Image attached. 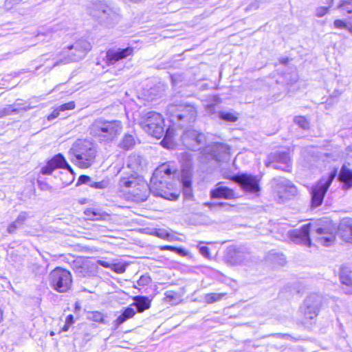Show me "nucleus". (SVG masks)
I'll list each match as a JSON object with an SVG mask.
<instances>
[{"label": "nucleus", "instance_id": "nucleus-1", "mask_svg": "<svg viewBox=\"0 0 352 352\" xmlns=\"http://www.w3.org/2000/svg\"><path fill=\"white\" fill-rule=\"evenodd\" d=\"M310 231L315 232V233H312L314 238L324 246H330L336 239L335 228L330 222L320 226L311 223L303 225L300 229L290 231L289 236L296 244L310 247L311 245L309 236Z\"/></svg>", "mask_w": 352, "mask_h": 352}, {"label": "nucleus", "instance_id": "nucleus-59", "mask_svg": "<svg viewBox=\"0 0 352 352\" xmlns=\"http://www.w3.org/2000/svg\"><path fill=\"white\" fill-rule=\"evenodd\" d=\"M261 2V1H256L255 2L251 3L250 6H249V9H257L259 8V3Z\"/></svg>", "mask_w": 352, "mask_h": 352}, {"label": "nucleus", "instance_id": "nucleus-6", "mask_svg": "<svg viewBox=\"0 0 352 352\" xmlns=\"http://www.w3.org/2000/svg\"><path fill=\"white\" fill-rule=\"evenodd\" d=\"M167 111L173 124L180 128L187 129L190 126L197 116L195 106L187 102L170 104Z\"/></svg>", "mask_w": 352, "mask_h": 352}, {"label": "nucleus", "instance_id": "nucleus-48", "mask_svg": "<svg viewBox=\"0 0 352 352\" xmlns=\"http://www.w3.org/2000/svg\"><path fill=\"white\" fill-rule=\"evenodd\" d=\"M38 184L42 190L51 191L52 190V187L45 182L38 181Z\"/></svg>", "mask_w": 352, "mask_h": 352}, {"label": "nucleus", "instance_id": "nucleus-51", "mask_svg": "<svg viewBox=\"0 0 352 352\" xmlns=\"http://www.w3.org/2000/svg\"><path fill=\"white\" fill-rule=\"evenodd\" d=\"M162 250H167L170 251H175L179 254H184V250L182 248H177L170 245H166L162 248Z\"/></svg>", "mask_w": 352, "mask_h": 352}, {"label": "nucleus", "instance_id": "nucleus-39", "mask_svg": "<svg viewBox=\"0 0 352 352\" xmlns=\"http://www.w3.org/2000/svg\"><path fill=\"white\" fill-rule=\"evenodd\" d=\"M85 213L89 217V219L92 221H99L102 219V215L94 210H87L85 212Z\"/></svg>", "mask_w": 352, "mask_h": 352}, {"label": "nucleus", "instance_id": "nucleus-16", "mask_svg": "<svg viewBox=\"0 0 352 352\" xmlns=\"http://www.w3.org/2000/svg\"><path fill=\"white\" fill-rule=\"evenodd\" d=\"M57 168H63L73 173V169L66 161L61 153H58L49 160L45 166L41 168V173L43 175H51Z\"/></svg>", "mask_w": 352, "mask_h": 352}, {"label": "nucleus", "instance_id": "nucleus-20", "mask_svg": "<svg viewBox=\"0 0 352 352\" xmlns=\"http://www.w3.org/2000/svg\"><path fill=\"white\" fill-rule=\"evenodd\" d=\"M210 197L213 199L223 198L226 199H231L235 198L234 192L232 189L223 186L222 182L217 184L216 187L210 190Z\"/></svg>", "mask_w": 352, "mask_h": 352}, {"label": "nucleus", "instance_id": "nucleus-44", "mask_svg": "<svg viewBox=\"0 0 352 352\" xmlns=\"http://www.w3.org/2000/svg\"><path fill=\"white\" fill-rule=\"evenodd\" d=\"M59 110L61 111H64L66 110H72L75 108V102L74 101L69 102L67 103H65L58 107Z\"/></svg>", "mask_w": 352, "mask_h": 352}, {"label": "nucleus", "instance_id": "nucleus-4", "mask_svg": "<svg viewBox=\"0 0 352 352\" xmlns=\"http://www.w3.org/2000/svg\"><path fill=\"white\" fill-rule=\"evenodd\" d=\"M119 188L136 202L145 201L151 192L149 184L136 173H125L119 181Z\"/></svg>", "mask_w": 352, "mask_h": 352}, {"label": "nucleus", "instance_id": "nucleus-49", "mask_svg": "<svg viewBox=\"0 0 352 352\" xmlns=\"http://www.w3.org/2000/svg\"><path fill=\"white\" fill-rule=\"evenodd\" d=\"M22 0H6L5 1V6L11 9L14 5L19 3Z\"/></svg>", "mask_w": 352, "mask_h": 352}, {"label": "nucleus", "instance_id": "nucleus-45", "mask_svg": "<svg viewBox=\"0 0 352 352\" xmlns=\"http://www.w3.org/2000/svg\"><path fill=\"white\" fill-rule=\"evenodd\" d=\"M155 234L157 236L162 238V239H167V240H173V236L169 233L166 232L165 230H160L157 231Z\"/></svg>", "mask_w": 352, "mask_h": 352}, {"label": "nucleus", "instance_id": "nucleus-30", "mask_svg": "<svg viewBox=\"0 0 352 352\" xmlns=\"http://www.w3.org/2000/svg\"><path fill=\"white\" fill-rule=\"evenodd\" d=\"M63 30V25L62 24H56L52 27L47 28L45 31L44 32H39L36 36H49L50 39L52 38V34L57 32L60 30Z\"/></svg>", "mask_w": 352, "mask_h": 352}, {"label": "nucleus", "instance_id": "nucleus-18", "mask_svg": "<svg viewBox=\"0 0 352 352\" xmlns=\"http://www.w3.org/2000/svg\"><path fill=\"white\" fill-rule=\"evenodd\" d=\"M133 47H128L124 49L118 48V50H109L106 53V63L108 65H114L116 62L126 58L132 55Z\"/></svg>", "mask_w": 352, "mask_h": 352}, {"label": "nucleus", "instance_id": "nucleus-57", "mask_svg": "<svg viewBox=\"0 0 352 352\" xmlns=\"http://www.w3.org/2000/svg\"><path fill=\"white\" fill-rule=\"evenodd\" d=\"M206 109L208 113H212L214 112V110H215V104H208L206 107Z\"/></svg>", "mask_w": 352, "mask_h": 352}, {"label": "nucleus", "instance_id": "nucleus-31", "mask_svg": "<svg viewBox=\"0 0 352 352\" xmlns=\"http://www.w3.org/2000/svg\"><path fill=\"white\" fill-rule=\"evenodd\" d=\"M225 295H226L225 293H220V294L210 293V294H207L204 296V300L206 301V302H207L208 304H211V303H213V302H217V301L220 300Z\"/></svg>", "mask_w": 352, "mask_h": 352}, {"label": "nucleus", "instance_id": "nucleus-9", "mask_svg": "<svg viewBox=\"0 0 352 352\" xmlns=\"http://www.w3.org/2000/svg\"><path fill=\"white\" fill-rule=\"evenodd\" d=\"M49 283L51 287L55 291L65 293L72 287V276L68 270L56 267L49 274Z\"/></svg>", "mask_w": 352, "mask_h": 352}, {"label": "nucleus", "instance_id": "nucleus-58", "mask_svg": "<svg viewBox=\"0 0 352 352\" xmlns=\"http://www.w3.org/2000/svg\"><path fill=\"white\" fill-rule=\"evenodd\" d=\"M328 8H321L320 9L318 10L317 11V16H322L325 14V13L327 12Z\"/></svg>", "mask_w": 352, "mask_h": 352}, {"label": "nucleus", "instance_id": "nucleus-24", "mask_svg": "<svg viewBox=\"0 0 352 352\" xmlns=\"http://www.w3.org/2000/svg\"><path fill=\"white\" fill-rule=\"evenodd\" d=\"M339 230L340 232L343 231V233H341V234L346 241L351 242L352 241V224L351 220H343L339 226Z\"/></svg>", "mask_w": 352, "mask_h": 352}, {"label": "nucleus", "instance_id": "nucleus-11", "mask_svg": "<svg viewBox=\"0 0 352 352\" xmlns=\"http://www.w3.org/2000/svg\"><path fill=\"white\" fill-rule=\"evenodd\" d=\"M272 185L281 201L295 196L298 192L296 187L285 177H274L272 181Z\"/></svg>", "mask_w": 352, "mask_h": 352}, {"label": "nucleus", "instance_id": "nucleus-14", "mask_svg": "<svg viewBox=\"0 0 352 352\" xmlns=\"http://www.w3.org/2000/svg\"><path fill=\"white\" fill-rule=\"evenodd\" d=\"M232 179L246 192L256 193L260 191L259 179L256 176L243 173L233 176Z\"/></svg>", "mask_w": 352, "mask_h": 352}, {"label": "nucleus", "instance_id": "nucleus-23", "mask_svg": "<svg viewBox=\"0 0 352 352\" xmlns=\"http://www.w3.org/2000/svg\"><path fill=\"white\" fill-rule=\"evenodd\" d=\"M28 218V214L27 212L23 211L19 213L14 221L11 223L8 227V232L10 234L14 233L16 230L21 228L25 221Z\"/></svg>", "mask_w": 352, "mask_h": 352}, {"label": "nucleus", "instance_id": "nucleus-33", "mask_svg": "<svg viewBox=\"0 0 352 352\" xmlns=\"http://www.w3.org/2000/svg\"><path fill=\"white\" fill-rule=\"evenodd\" d=\"M88 319L100 323H105L104 316L102 313L96 311H91L88 315Z\"/></svg>", "mask_w": 352, "mask_h": 352}, {"label": "nucleus", "instance_id": "nucleus-37", "mask_svg": "<svg viewBox=\"0 0 352 352\" xmlns=\"http://www.w3.org/2000/svg\"><path fill=\"white\" fill-rule=\"evenodd\" d=\"M294 121L296 124L304 129L309 128V123L308 120L303 116H296L295 117Z\"/></svg>", "mask_w": 352, "mask_h": 352}, {"label": "nucleus", "instance_id": "nucleus-34", "mask_svg": "<svg viewBox=\"0 0 352 352\" xmlns=\"http://www.w3.org/2000/svg\"><path fill=\"white\" fill-rule=\"evenodd\" d=\"M338 8L343 12L352 13V0H341Z\"/></svg>", "mask_w": 352, "mask_h": 352}, {"label": "nucleus", "instance_id": "nucleus-17", "mask_svg": "<svg viewBox=\"0 0 352 352\" xmlns=\"http://www.w3.org/2000/svg\"><path fill=\"white\" fill-rule=\"evenodd\" d=\"M230 148L227 144L223 143H214L213 144L207 146L205 151L216 161L224 162L230 160Z\"/></svg>", "mask_w": 352, "mask_h": 352}, {"label": "nucleus", "instance_id": "nucleus-12", "mask_svg": "<svg viewBox=\"0 0 352 352\" xmlns=\"http://www.w3.org/2000/svg\"><path fill=\"white\" fill-rule=\"evenodd\" d=\"M323 297L316 293L311 294L304 300L302 305L300 307V311L308 319L316 318L322 303Z\"/></svg>", "mask_w": 352, "mask_h": 352}, {"label": "nucleus", "instance_id": "nucleus-13", "mask_svg": "<svg viewBox=\"0 0 352 352\" xmlns=\"http://www.w3.org/2000/svg\"><path fill=\"white\" fill-rule=\"evenodd\" d=\"M72 269L80 278L94 276L97 273V263L88 259H77L72 264Z\"/></svg>", "mask_w": 352, "mask_h": 352}, {"label": "nucleus", "instance_id": "nucleus-2", "mask_svg": "<svg viewBox=\"0 0 352 352\" xmlns=\"http://www.w3.org/2000/svg\"><path fill=\"white\" fill-rule=\"evenodd\" d=\"M88 130L89 134L98 142L109 144L120 135L122 124L120 120L100 117L90 124Z\"/></svg>", "mask_w": 352, "mask_h": 352}, {"label": "nucleus", "instance_id": "nucleus-8", "mask_svg": "<svg viewBox=\"0 0 352 352\" xmlns=\"http://www.w3.org/2000/svg\"><path fill=\"white\" fill-rule=\"evenodd\" d=\"M91 45L86 40H78L73 45L63 49L61 52L62 58L56 61L52 67L67 65L82 59L91 50Z\"/></svg>", "mask_w": 352, "mask_h": 352}, {"label": "nucleus", "instance_id": "nucleus-62", "mask_svg": "<svg viewBox=\"0 0 352 352\" xmlns=\"http://www.w3.org/2000/svg\"><path fill=\"white\" fill-rule=\"evenodd\" d=\"M166 298L170 300L174 298V296H173V294H170V292H167L166 294Z\"/></svg>", "mask_w": 352, "mask_h": 352}, {"label": "nucleus", "instance_id": "nucleus-36", "mask_svg": "<svg viewBox=\"0 0 352 352\" xmlns=\"http://www.w3.org/2000/svg\"><path fill=\"white\" fill-rule=\"evenodd\" d=\"M109 179L108 178H105L100 182H93L92 187L96 189H105L109 186Z\"/></svg>", "mask_w": 352, "mask_h": 352}, {"label": "nucleus", "instance_id": "nucleus-53", "mask_svg": "<svg viewBox=\"0 0 352 352\" xmlns=\"http://www.w3.org/2000/svg\"><path fill=\"white\" fill-rule=\"evenodd\" d=\"M351 270L347 267L344 266L340 268V275H343L344 276H351Z\"/></svg>", "mask_w": 352, "mask_h": 352}, {"label": "nucleus", "instance_id": "nucleus-15", "mask_svg": "<svg viewBox=\"0 0 352 352\" xmlns=\"http://www.w3.org/2000/svg\"><path fill=\"white\" fill-rule=\"evenodd\" d=\"M182 140L189 149L196 151L199 150L204 144L206 137L202 133L190 129L184 131L182 135Z\"/></svg>", "mask_w": 352, "mask_h": 352}, {"label": "nucleus", "instance_id": "nucleus-21", "mask_svg": "<svg viewBox=\"0 0 352 352\" xmlns=\"http://www.w3.org/2000/svg\"><path fill=\"white\" fill-rule=\"evenodd\" d=\"M226 258L233 265L240 264L245 260V253L240 248L231 247L228 249Z\"/></svg>", "mask_w": 352, "mask_h": 352}, {"label": "nucleus", "instance_id": "nucleus-35", "mask_svg": "<svg viewBox=\"0 0 352 352\" xmlns=\"http://www.w3.org/2000/svg\"><path fill=\"white\" fill-rule=\"evenodd\" d=\"M290 161V157L287 153H279L276 156V162H278L279 164H291Z\"/></svg>", "mask_w": 352, "mask_h": 352}, {"label": "nucleus", "instance_id": "nucleus-56", "mask_svg": "<svg viewBox=\"0 0 352 352\" xmlns=\"http://www.w3.org/2000/svg\"><path fill=\"white\" fill-rule=\"evenodd\" d=\"M65 323L70 325L74 323V318L72 314H69L67 316Z\"/></svg>", "mask_w": 352, "mask_h": 352}, {"label": "nucleus", "instance_id": "nucleus-19", "mask_svg": "<svg viewBox=\"0 0 352 352\" xmlns=\"http://www.w3.org/2000/svg\"><path fill=\"white\" fill-rule=\"evenodd\" d=\"M92 14L101 21H116L118 18L117 13L111 8L104 4H99L96 6Z\"/></svg>", "mask_w": 352, "mask_h": 352}, {"label": "nucleus", "instance_id": "nucleus-10", "mask_svg": "<svg viewBox=\"0 0 352 352\" xmlns=\"http://www.w3.org/2000/svg\"><path fill=\"white\" fill-rule=\"evenodd\" d=\"M335 177L336 173H331L327 178H322L311 187V206L313 208H317L322 204L325 194Z\"/></svg>", "mask_w": 352, "mask_h": 352}, {"label": "nucleus", "instance_id": "nucleus-7", "mask_svg": "<svg viewBox=\"0 0 352 352\" xmlns=\"http://www.w3.org/2000/svg\"><path fill=\"white\" fill-rule=\"evenodd\" d=\"M140 124L145 132L157 139L161 138L163 135L164 140L170 138V129L164 131V120L159 113L149 111L144 114Z\"/></svg>", "mask_w": 352, "mask_h": 352}, {"label": "nucleus", "instance_id": "nucleus-55", "mask_svg": "<svg viewBox=\"0 0 352 352\" xmlns=\"http://www.w3.org/2000/svg\"><path fill=\"white\" fill-rule=\"evenodd\" d=\"M184 195L187 198H190L192 197V189L191 188H183Z\"/></svg>", "mask_w": 352, "mask_h": 352}, {"label": "nucleus", "instance_id": "nucleus-46", "mask_svg": "<svg viewBox=\"0 0 352 352\" xmlns=\"http://www.w3.org/2000/svg\"><path fill=\"white\" fill-rule=\"evenodd\" d=\"M335 28L338 29H349L347 23L342 20L337 19L333 23Z\"/></svg>", "mask_w": 352, "mask_h": 352}, {"label": "nucleus", "instance_id": "nucleus-42", "mask_svg": "<svg viewBox=\"0 0 352 352\" xmlns=\"http://www.w3.org/2000/svg\"><path fill=\"white\" fill-rule=\"evenodd\" d=\"M204 243L203 241H200L198 245L197 248H199L200 254L204 256L206 258L210 257V250L209 248L206 246H203L201 244Z\"/></svg>", "mask_w": 352, "mask_h": 352}, {"label": "nucleus", "instance_id": "nucleus-27", "mask_svg": "<svg viewBox=\"0 0 352 352\" xmlns=\"http://www.w3.org/2000/svg\"><path fill=\"white\" fill-rule=\"evenodd\" d=\"M19 103H16L14 105H8L6 107L0 109V118H3L6 116L14 114L19 113L21 110L27 111L31 109L30 107H25L22 108H15L14 107L18 105Z\"/></svg>", "mask_w": 352, "mask_h": 352}, {"label": "nucleus", "instance_id": "nucleus-25", "mask_svg": "<svg viewBox=\"0 0 352 352\" xmlns=\"http://www.w3.org/2000/svg\"><path fill=\"white\" fill-rule=\"evenodd\" d=\"M133 305L136 307L138 312H143L151 307V300L148 297L137 296L133 298Z\"/></svg>", "mask_w": 352, "mask_h": 352}, {"label": "nucleus", "instance_id": "nucleus-52", "mask_svg": "<svg viewBox=\"0 0 352 352\" xmlns=\"http://www.w3.org/2000/svg\"><path fill=\"white\" fill-rule=\"evenodd\" d=\"M182 183L183 188H191V181L188 177H182Z\"/></svg>", "mask_w": 352, "mask_h": 352}, {"label": "nucleus", "instance_id": "nucleus-40", "mask_svg": "<svg viewBox=\"0 0 352 352\" xmlns=\"http://www.w3.org/2000/svg\"><path fill=\"white\" fill-rule=\"evenodd\" d=\"M93 182V179L89 176L82 175L79 177L77 184H87L92 187Z\"/></svg>", "mask_w": 352, "mask_h": 352}, {"label": "nucleus", "instance_id": "nucleus-28", "mask_svg": "<svg viewBox=\"0 0 352 352\" xmlns=\"http://www.w3.org/2000/svg\"><path fill=\"white\" fill-rule=\"evenodd\" d=\"M143 159L140 155H131L129 157L128 166L135 171H139L142 169Z\"/></svg>", "mask_w": 352, "mask_h": 352}, {"label": "nucleus", "instance_id": "nucleus-50", "mask_svg": "<svg viewBox=\"0 0 352 352\" xmlns=\"http://www.w3.org/2000/svg\"><path fill=\"white\" fill-rule=\"evenodd\" d=\"M111 270L117 273H123L125 272V267L118 264H114L111 267Z\"/></svg>", "mask_w": 352, "mask_h": 352}, {"label": "nucleus", "instance_id": "nucleus-60", "mask_svg": "<svg viewBox=\"0 0 352 352\" xmlns=\"http://www.w3.org/2000/svg\"><path fill=\"white\" fill-rule=\"evenodd\" d=\"M97 263L99 265H100L101 266L104 267H111V265L109 263H107V262H106L104 261L99 260V261H97Z\"/></svg>", "mask_w": 352, "mask_h": 352}, {"label": "nucleus", "instance_id": "nucleus-61", "mask_svg": "<svg viewBox=\"0 0 352 352\" xmlns=\"http://www.w3.org/2000/svg\"><path fill=\"white\" fill-rule=\"evenodd\" d=\"M71 325L70 324H67V323H65L64 324V326L62 328V331H67L69 330V328Z\"/></svg>", "mask_w": 352, "mask_h": 352}, {"label": "nucleus", "instance_id": "nucleus-32", "mask_svg": "<svg viewBox=\"0 0 352 352\" xmlns=\"http://www.w3.org/2000/svg\"><path fill=\"white\" fill-rule=\"evenodd\" d=\"M340 279L341 283L345 285L344 287V290L346 294H352V280L351 276H344L343 275H340Z\"/></svg>", "mask_w": 352, "mask_h": 352}, {"label": "nucleus", "instance_id": "nucleus-3", "mask_svg": "<svg viewBox=\"0 0 352 352\" xmlns=\"http://www.w3.org/2000/svg\"><path fill=\"white\" fill-rule=\"evenodd\" d=\"M177 171L176 166L172 163H164L159 166L154 170L150 181L149 189L151 192L155 196L162 197L166 199H176L177 197L176 194L168 192V184L164 179V177L165 175H175Z\"/></svg>", "mask_w": 352, "mask_h": 352}, {"label": "nucleus", "instance_id": "nucleus-29", "mask_svg": "<svg viewBox=\"0 0 352 352\" xmlns=\"http://www.w3.org/2000/svg\"><path fill=\"white\" fill-rule=\"evenodd\" d=\"M135 139L132 135H125L119 144L120 148L129 150L135 145Z\"/></svg>", "mask_w": 352, "mask_h": 352}, {"label": "nucleus", "instance_id": "nucleus-5", "mask_svg": "<svg viewBox=\"0 0 352 352\" xmlns=\"http://www.w3.org/2000/svg\"><path fill=\"white\" fill-rule=\"evenodd\" d=\"M71 161L82 168L91 166L95 162L96 149L94 144L87 140H77L69 150Z\"/></svg>", "mask_w": 352, "mask_h": 352}, {"label": "nucleus", "instance_id": "nucleus-38", "mask_svg": "<svg viewBox=\"0 0 352 352\" xmlns=\"http://www.w3.org/2000/svg\"><path fill=\"white\" fill-rule=\"evenodd\" d=\"M219 117L226 121L231 122H235L237 120V117L230 112L221 111L219 113Z\"/></svg>", "mask_w": 352, "mask_h": 352}, {"label": "nucleus", "instance_id": "nucleus-63", "mask_svg": "<svg viewBox=\"0 0 352 352\" xmlns=\"http://www.w3.org/2000/svg\"><path fill=\"white\" fill-rule=\"evenodd\" d=\"M50 335H51V336H54V333L53 331H51Z\"/></svg>", "mask_w": 352, "mask_h": 352}, {"label": "nucleus", "instance_id": "nucleus-26", "mask_svg": "<svg viewBox=\"0 0 352 352\" xmlns=\"http://www.w3.org/2000/svg\"><path fill=\"white\" fill-rule=\"evenodd\" d=\"M135 314V311L133 308L127 307L126 308L122 314L118 317V318L114 321L115 328L117 329L120 325L123 324L127 320L133 318Z\"/></svg>", "mask_w": 352, "mask_h": 352}, {"label": "nucleus", "instance_id": "nucleus-22", "mask_svg": "<svg viewBox=\"0 0 352 352\" xmlns=\"http://www.w3.org/2000/svg\"><path fill=\"white\" fill-rule=\"evenodd\" d=\"M339 180L343 183V188L347 190L352 187V170L344 165L338 175Z\"/></svg>", "mask_w": 352, "mask_h": 352}, {"label": "nucleus", "instance_id": "nucleus-41", "mask_svg": "<svg viewBox=\"0 0 352 352\" xmlns=\"http://www.w3.org/2000/svg\"><path fill=\"white\" fill-rule=\"evenodd\" d=\"M271 166H272V167H273L275 169H280V170H282L283 171H287V172L290 171V168H291V164H279L276 162L271 163Z\"/></svg>", "mask_w": 352, "mask_h": 352}, {"label": "nucleus", "instance_id": "nucleus-47", "mask_svg": "<svg viewBox=\"0 0 352 352\" xmlns=\"http://www.w3.org/2000/svg\"><path fill=\"white\" fill-rule=\"evenodd\" d=\"M346 163L349 166L352 167V146L346 149Z\"/></svg>", "mask_w": 352, "mask_h": 352}, {"label": "nucleus", "instance_id": "nucleus-54", "mask_svg": "<svg viewBox=\"0 0 352 352\" xmlns=\"http://www.w3.org/2000/svg\"><path fill=\"white\" fill-rule=\"evenodd\" d=\"M61 111L59 110V108L58 107L56 109H55L49 116L48 120H51L56 118H57L59 116V112Z\"/></svg>", "mask_w": 352, "mask_h": 352}, {"label": "nucleus", "instance_id": "nucleus-43", "mask_svg": "<svg viewBox=\"0 0 352 352\" xmlns=\"http://www.w3.org/2000/svg\"><path fill=\"white\" fill-rule=\"evenodd\" d=\"M151 282V278L148 274H144L141 276L138 280V284L140 286L148 285Z\"/></svg>", "mask_w": 352, "mask_h": 352}]
</instances>
